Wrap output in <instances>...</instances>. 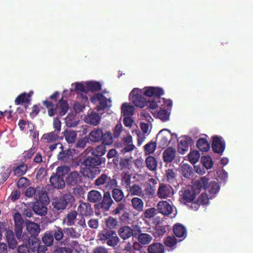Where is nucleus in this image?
I'll return each mask as SVG.
<instances>
[{
    "instance_id": "4c0bfd02",
    "label": "nucleus",
    "mask_w": 253,
    "mask_h": 253,
    "mask_svg": "<svg viewBox=\"0 0 253 253\" xmlns=\"http://www.w3.org/2000/svg\"><path fill=\"white\" fill-rule=\"evenodd\" d=\"M77 212L75 211L69 213L63 220V224H66L67 226H71L75 223L77 218Z\"/></svg>"
},
{
    "instance_id": "72a5a7b5",
    "label": "nucleus",
    "mask_w": 253,
    "mask_h": 253,
    "mask_svg": "<svg viewBox=\"0 0 253 253\" xmlns=\"http://www.w3.org/2000/svg\"><path fill=\"white\" fill-rule=\"evenodd\" d=\"M131 204L133 208L138 212H141L144 209V202L138 197H133L131 199Z\"/></svg>"
},
{
    "instance_id": "c9c22d12",
    "label": "nucleus",
    "mask_w": 253,
    "mask_h": 253,
    "mask_svg": "<svg viewBox=\"0 0 253 253\" xmlns=\"http://www.w3.org/2000/svg\"><path fill=\"white\" fill-rule=\"evenodd\" d=\"M147 168L151 171H154L157 169L158 163L156 158L152 156H148L145 160Z\"/></svg>"
},
{
    "instance_id": "a18cd8bd",
    "label": "nucleus",
    "mask_w": 253,
    "mask_h": 253,
    "mask_svg": "<svg viewBox=\"0 0 253 253\" xmlns=\"http://www.w3.org/2000/svg\"><path fill=\"white\" fill-rule=\"evenodd\" d=\"M201 162L203 166L207 169H211L213 166L212 159L210 156H202Z\"/></svg>"
},
{
    "instance_id": "79ce46f5",
    "label": "nucleus",
    "mask_w": 253,
    "mask_h": 253,
    "mask_svg": "<svg viewBox=\"0 0 253 253\" xmlns=\"http://www.w3.org/2000/svg\"><path fill=\"white\" fill-rule=\"evenodd\" d=\"M170 111L169 109H161L157 113V117L162 122H165L169 120Z\"/></svg>"
},
{
    "instance_id": "338daca9",
    "label": "nucleus",
    "mask_w": 253,
    "mask_h": 253,
    "mask_svg": "<svg viewBox=\"0 0 253 253\" xmlns=\"http://www.w3.org/2000/svg\"><path fill=\"white\" fill-rule=\"evenodd\" d=\"M100 236L102 240L108 239L107 244L108 245L111 246V240L109 239L111 237L110 232L104 230L101 232Z\"/></svg>"
},
{
    "instance_id": "864d4df0",
    "label": "nucleus",
    "mask_w": 253,
    "mask_h": 253,
    "mask_svg": "<svg viewBox=\"0 0 253 253\" xmlns=\"http://www.w3.org/2000/svg\"><path fill=\"white\" fill-rule=\"evenodd\" d=\"M30 99H28L27 97V93H23L19 95L15 100V104L16 105H20L24 102H28Z\"/></svg>"
},
{
    "instance_id": "ddd939ff",
    "label": "nucleus",
    "mask_w": 253,
    "mask_h": 253,
    "mask_svg": "<svg viewBox=\"0 0 253 253\" xmlns=\"http://www.w3.org/2000/svg\"><path fill=\"white\" fill-rule=\"evenodd\" d=\"M158 212L164 215L169 216L173 211V207L167 201H160L157 205Z\"/></svg>"
},
{
    "instance_id": "052dcab7",
    "label": "nucleus",
    "mask_w": 253,
    "mask_h": 253,
    "mask_svg": "<svg viewBox=\"0 0 253 253\" xmlns=\"http://www.w3.org/2000/svg\"><path fill=\"white\" fill-rule=\"evenodd\" d=\"M77 97L79 99H81L82 100V103H79V102H76L75 103L74 105V109L75 110V111L77 113H79L81 111H82L84 108L85 106V103L86 102H84L83 101V99L81 98V97L79 98L78 96Z\"/></svg>"
},
{
    "instance_id": "6ab92c4d",
    "label": "nucleus",
    "mask_w": 253,
    "mask_h": 253,
    "mask_svg": "<svg viewBox=\"0 0 253 253\" xmlns=\"http://www.w3.org/2000/svg\"><path fill=\"white\" fill-rule=\"evenodd\" d=\"M105 135L106 134H103L101 129H95L89 133V138L90 141L97 142L101 140L102 138L104 140Z\"/></svg>"
},
{
    "instance_id": "9d476101",
    "label": "nucleus",
    "mask_w": 253,
    "mask_h": 253,
    "mask_svg": "<svg viewBox=\"0 0 253 253\" xmlns=\"http://www.w3.org/2000/svg\"><path fill=\"white\" fill-rule=\"evenodd\" d=\"M143 94L146 96L156 97V99L160 101L161 96L164 94L163 89L160 87L148 86L144 88Z\"/></svg>"
},
{
    "instance_id": "f3484780",
    "label": "nucleus",
    "mask_w": 253,
    "mask_h": 253,
    "mask_svg": "<svg viewBox=\"0 0 253 253\" xmlns=\"http://www.w3.org/2000/svg\"><path fill=\"white\" fill-rule=\"evenodd\" d=\"M210 183L209 178L207 176H203L199 179L195 180L193 186L196 190H199L200 193L202 189L205 190L208 189Z\"/></svg>"
},
{
    "instance_id": "aec40b11",
    "label": "nucleus",
    "mask_w": 253,
    "mask_h": 253,
    "mask_svg": "<svg viewBox=\"0 0 253 253\" xmlns=\"http://www.w3.org/2000/svg\"><path fill=\"white\" fill-rule=\"evenodd\" d=\"M139 233L137 239L139 243L145 245L149 244L152 240V236L147 233H141V230L140 227L136 230Z\"/></svg>"
},
{
    "instance_id": "4d7b16f0",
    "label": "nucleus",
    "mask_w": 253,
    "mask_h": 253,
    "mask_svg": "<svg viewBox=\"0 0 253 253\" xmlns=\"http://www.w3.org/2000/svg\"><path fill=\"white\" fill-rule=\"evenodd\" d=\"M156 214V209L154 208L147 209L143 213V216L146 218H151Z\"/></svg>"
},
{
    "instance_id": "473e14b6",
    "label": "nucleus",
    "mask_w": 253,
    "mask_h": 253,
    "mask_svg": "<svg viewBox=\"0 0 253 253\" xmlns=\"http://www.w3.org/2000/svg\"><path fill=\"white\" fill-rule=\"evenodd\" d=\"M165 178L166 180L171 184L176 181V173L173 169H169L165 171Z\"/></svg>"
},
{
    "instance_id": "ea45409f",
    "label": "nucleus",
    "mask_w": 253,
    "mask_h": 253,
    "mask_svg": "<svg viewBox=\"0 0 253 253\" xmlns=\"http://www.w3.org/2000/svg\"><path fill=\"white\" fill-rule=\"evenodd\" d=\"M79 121L74 113H70L65 118V123L68 127H74L78 125Z\"/></svg>"
},
{
    "instance_id": "c756f323",
    "label": "nucleus",
    "mask_w": 253,
    "mask_h": 253,
    "mask_svg": "<svg viewBox=\"0 0 253 253\" xmlns=\"http://www.w3.org/2000/svg\"><path fill=\"white\" fill-rule=\"evenodd\" d=\"M82 230L78 229V230H76V228L68 227L64 229V231L66 235L69 237L73 238H78L81 234Z\"/></svg>"
},
{
    "instance_id": "4468645a",
    "label": "nucleus",
    "mask_w": 253,
    "mask_h": 253,
    "mask_svg": "<svg viewBox=\"0 0 253 253\" xmlns=\"http://www.w3.org/2000/svg\"><path fill=\"white\" fill-rule=\"evenodd\" d=\"M71 198V195H65L59 198L54 199L52 202V205L57 210H64L67 206L69 200Z\"/></svg>"
},
{
    "instance_id": "2f4dec72",
    "label": "nucleus",
    "mask_w": 253,
    "mask_h": 253,
    "mask_svg": "<svg viewBox=\"0 0 253 253\" xmlns=\"http://www.w3.org/2000/svg\"><path fill=\"white\" fill-rule=\"evenodd\" d=\"M180 171L182 175L186 178H190L193 174V170L191 166L188 164H183L180 166Z\"/></svg>"
},
{
    "instance_id": "c85d7f7f",
    "label": "nucleus",
    "mask_w": 253,
    "mask_h": 253,
    "mask_svg": "<svg viewBox=\"0 0 253 253\" xmlns=\"http://www.w3.org/2000/svg\"><path fill=\"white\" fill-rule=\"evenodd\" d=\"M119 234L121 238L125 240L130 238L135 234L133 233L132 229L128 226H125L120 228Z\"/></svg>"
},
{
    "instance_id": "e433bc0d",
    "label": "nucleus",
    "mask_w": 253,
    "mask_h": 253,
    "mask_svg": "<svg viewBox=\"0 0 253 253\" xmlns=\"http://www.w3.org/2000/svg\"><path fill=\"white\" fill-rule=\"evenodd\" d=\"M42 242L47 247H50L53 245L54 238L52 235V232H45L42 238Z\"/></svg>"
},
{
    "instance_id": "412c9836",
    "label": "nucleus",
    "mask_w": 253,
    "mask_h": 253,
    "mask_svg": "<svg viewBox=\"0 0 253 253\" xmlns=\"http://www.w3.org/2000/svg\"><path fill=\"white\" fill-rule=\"evenodd\" d=\"M26 225L27 230L31 235L37 236L40 232V227L37 223L27 220Z\"/></svg>"
},
{
    "instance_id": "2eb2a0df",
    "label": "nucleus",
    "mask_w": 253,
    "mask_h": 253,
    "mask_svg": "<svg viewBox=\"0 0 253 253\" xmlns=\"http://www.w3.org/2000/svg\"><path fill=\"white\" fill-rule=\"evenodd\" d=\"M210 199V197H209L207 193H202L195 200V202L192 205H190V208L194 211H197L199 209L200 205L208 204Z\"/></svg>"
},
{
    "instance_id": "8fccbe9b",
    "label": "nucleus",
    "mask_w": 253,
    "mask_h": 253,
    "mask_svg": "<svg viewBox=\"0 0 253 253\" xmlns=\"http://www.w3.org/2000/svg\"><path fill=\"white\" fill-rule=\"evenodd\" d=\"M188 158L191 163L195 164L200 158V154L198 151L194 150L188 154Z\"/></svg>"
},
{
    "instance_id": "6e6d98bb",
    "label": "nucleus",
    "mask_w": 253,
    "mask_h": 253,
    "mask_svg": "<svg viewBox=\"0 0 253 253\" xmlns=\"http://www.w3.org/2000/svg\"><path fill=\"white\" fill-rule=\"evenodd\" d=\"M177 243V240L174 236L167 237L164 242L166 246L168 247H173Z\"/></svg>"
},
{
    "instance_id": "69168bd1",
    "label": "nucleus",
    "mask_w": 253,
    "mask_h": 253,
    "mask_svg": "<svg viewBox=\"0 0 253 253\" xmlns=\"http://www.w3.org/2000/svg\"><path fill=\"white\" fill-rule=\"evenodd\" d=\"M166 232V228L164 226H159L156 228L155 234L158 237L163 236Z\"/></svg>"
},
{
    "instance_id": "20e7f679",
    "label": "nucleus",
    "mask_w": 253,
    "mask_h": 253,
    "mask_svg": "<svg viewBox=\"0 0 253 253\" xmlns=\"http://www.w3.org/2000/svg\"><path fill=\"white\" fill-rule=\"evenodd\" d=\"M199 194V190H196L193 186L183 188L179 192L180 200L181 203L188 205H192L195 201L197 195Z\"/></svg>"
},
{
    "instance_id": "bb28decb",
    "label": "nucleus",
    "mask_w": 253,
    "mask_h": 253,
    "mask_svg": "<svg viewBox=\"0 0 253 253\" xmlns=\"http://www.w3.org/2000/svg\"><path fill=\"white\" fill-rule=\"evenodd\" d=\"M78 211L82 215H90L93 212L90 206L86 203H81L78 206Z\"/></svg>"
},
{
    "instance_id": "dca6fc26",
    "label": "nucleus",
    "mask_w": 253,
    "mask_h": 253,
    "mask_svg": "<svg viewBox=\"0 0 253 253\" xmlns=\"http://www.w3.org/2000/svg\"><path fill=\"white\" fill-rule=\"evenodd\" d=\"M85 123L91 126L98 125L100 121V117L95 112L88 113L84 118Z\"/></svg>"
},
{
    "instance_id": "0eeeda50",
    "label": "nucleus",
    "mask_w": 253,
    "mask_h": 253,
    "mask_svg": "<svg viewBox=\"0 0 253 253\" xmlns=\"http://www.w3.org/2000/svg\"><path fill=\"white\" fill-rule=\"evenodd\" d=\"M49 202V199L46 194H42L41 197L37 200L33 207L34 211L37 214L41 216L45 215L46 213L47 208L46 205Z\"/></svg>"
},
{
    "instance_id": "f8f14e48",
    "label": "nucleus",
    "mask_w": 253,
    "mask_h": 253,
    "mask_svg": "<svg viewBox=\"0 0 253 253\" xmlns=\"http://www.w3.org/2000/svg\"><path fill=\"white\" fill-rule=\"evenodd\" d=\"M173 189L171 186L161 184L158 189L157 196L161 199H167L173 195Z\"/></svg>"
},
{
    "instance_id": "09e8293b",
    "label": "nucleus",
    "mask_w": 253,
    "mask_h": 253,
    "mask_svg": "<svg viewBox=\"0 0 253 253\" xmlns=\"http://www.w3.org/2000/svg\"><path fill=\"white\" fill-rule=\"evenodd\" d=\"M111 206V199L109 192H105L104 199L102 204V208L106 211L109 210Z\"/></svg>"
},
{
    "instance_id": "680f3d73",
    "label": "nucleus",
    "mask_w": 253,
    "mask_h": 253,
    "mask_svg": "<svg viewBox=\"0 0 253 253\" xmlns=\"http://www.w3.org/2000/svg\"><path fill=\"white\" fill-rule=\"evenodd\" d=\"M23 224L15 225V232L16 237L18 239H21L23 236Z\"/></svg>"
},
{
    "instance_id": "1a4fd4ad",
    "label": "nucleus",
    "mask_w": 253,
    "mask_h": 253,
    "mask_svg": "<svg viewBox=\"0 0 253 253\" xmlns=\"http://www.w3.org/2000/svg\"><path fill=\"white\" fill-rule=\"evenodd\" d=\"M211 148L213 151L221 155L225 148V143L220 136L215 135L212 137Z\"/></svg>"
},
{
    "instance_id": "b1692460",
    "label": "nucleus",
    "mask_w": 253,
    "mask_h": 253,
    "mask_svg": "<svg viewBox=\"0 0 253 253\" xmlns=\"http://www.w3.org/2000/svg\"><path fill=\"white\" fill-rule=\"evenodd\" d=\"M173 231L174 234L178 238H185L186 236V228L180 223H177L173 225Z\"/></svg>"
},
{
    "instance_id": "6e6552de",
    "label": "nucleus",
    "mask_w": 253,
    "mask_h": 253,
    "mask_svg": "<svg viewBox=\"0 0 253 253\" xmlns=\"http://www.w3.org/2000/svg\"><path fill=\"white\" fill-rule=\"evenodd\" d=\"M90 101L96 105L98 111L106 108L107 105V98L102 93L95 94L90 98Z\"/></svg>"
},
{
    "instance_id": "7c9ffc66",
    "label": "nucleus",
    "mask_w": 253,
    "mask_h": 253,
    "mask_svg": "<svg viewBox=\"0 0 253 253\" xmlns=\"http://www.w3.org/2000/svg\"><path fill=\"white\" fill-rule=\"evenodd\" d=\"M196 146L202 152H207L210 148L209 142L206 138H200L198 140Z\"/></svg>"
},
{
    "instance_id": "9b49d317",
    "label": "nucleus",
    "mask_w": 253,
    "mask_h": 253,
    "mask_svg": "<svg viewBox=\"0 0 253 253\" xmlns=\"http://www.w3.org/2000/svg\"><path fill=\"white\" fill-rule=\"evenodd\" d=\"M117 153L115 149H112V158H114L113 163L118 169L123 170L128 165V160L116 156Z\"/></svg>"
},
{
    "instance_id": "3c124183",
    "label": "nucleus",
    "mask_w": 253,
    "mask_h": 253,
    "mask_svg": "<svg viewBox=\"0 0 253 253\" xmlns=\"http://www.w3.org/2000/svg\"><path fill=\"white\" fill-rule=\"evenodd\" d=\"M58 138V132L52 131L50 133L44 135V139L47 142H52Z\"/></svg>"
},
{
    "instance_id": "37998d69",
    "label": "nucleus",
    "mask_w": 253,
    "mask_h": 253,
    "mask_svg": "<svg viewBox=\"0 0 253 253\" xmlns=\"http://www.w3.org/2000/svg\"><path fill=\"white\" fill-rule=\"evenodd\" d=\"M101 194L97 191L91 190L87 194V199L90 202L95 203L101 200Z\"/></svg>"
},
{
    "instance_id": "e2e57ef3",
    "label": "nucleus",
    "mask_w": 253,
    "mask_h": 253,
    "mask_svg": "<svg viewBox=\"0 0 253 253\" xmlns=\"http://www.w3.org/2000/svg\"><path fill=\"white\" fill-rule=\"evenodd\" d=\"M29 185V181L25 177L20 178L17 182V186L19 188L27 187Z\"/></svg>"
},
{
    "instance_id": "f704fd0d",
    "label": "nucleus",
    "mask_w": 253,
    "mask_h": 253,
    "mask_svg": "<svg viewBox=\"0 0 253 253\" xmlns=\"http://www.w3.org/2000/svg\"><path fill=\"white\" fill-rule=\"evenodd\" d=\"M208 188H209L210 198L212 199L219 192L220 186L217 182L211 181L210 182Z\"/></svg>"
},
{
    "instance_id": "c03bdc74",
    "label": "nucleus",
    "mask_w": 253,
    "mask_h": 253,
    "mask_svg": "<svg viewBox=\"0 0 253 253\" xmlns=\"http://www.w3.org/2000/svg\"><path fill=\"white\" fill-rule=\"evenodd\" d=\"M189 143L187 138L181 140L178 144V151L181 154H184L188 150Z\"/></svg>"
},
{
    "instance_id": "58836bf2",
    "label": "nucleus",
    "mask_w": 253,
    "mask_h": 253,
    "mask_svg": "<svg viewBox=\"0 0 253 253\" xmlns=\"http://www.w3.org/2000/svg\"><path fill=\"white\" fill-rule=\"evenodd\" d=\"M129 192L131 196H137L139 197H143L144 194L143 192L142 187L139 185L134 184L129 186Z\"/></svg>"
},
{
    "instance_id": "7ed1b4c3",
    "label": "nucleus",
    "mask_w": 253,
    "mask_h": 253,
    "mask_svg": "<svg viewBox=\"0 0 253 253\" xmlns=\"http://www.w3.org/2000/svg\"><path fill=\"white\" fill-rule=\"evenodd\" d=\"M43 104L48 108V114L52 116L57 114L62 116L64 115L68 109V104L66 100L61 99L56 106L47 101H44Z\"/></svg>"
},
{
    "instance_id": "bf43d9fd",
    "label": "nucleus",
    "mask_w": 253,
    "mask_h": 253,
    "mask_svg": "<svg viewBox=\"0 0 253 253\" xmlns=\"http://www.w3.org/2000/svg\"><path fill=\"white\" fill-rule=\"evenodd\" d=\"M54 234V238L57 241L61 240L64 236L63 230L61 228L59 227H57V230L52 232V235Z\"/></svg>"
},
{
    "instance_id": "774afa93",
    "label": "nucleus",
    "mask_w": 253,
    "mask_h": 253,
    "mask_svg": "<svg viewBox=\"0 0 253 253\" xmlns=\"http://www.w3.org/2000/svg\"><path fill=\"white\" fill-rule=\"evenodd\" d=\"M122 125L121 123H118L114 129V135L115 138L119 137L122 131Z\"/></svg>"
},
{
    "instance_id": "5fc2aeb1",
    "label": "nucleus",
    "mask_w": 253,
    "mask_h": 253,
    "mask_svg": "<svg viewBox=\"0 0 253 253\" xmlns=\"http://www.w3.org/2000/svg\"><path fill=\"white\" fill-rule=\"evenodd\" d=\"M156 147V143L154 142H150L144 146V149L146 153L149 154L153 153Z\"/></svg>"
},
{
    "instance_id": "393cba45",
    "label": "nucleus",
    "mask_w": 253,
    "mask_h": 253,
    "mask_svg": "<svg viewBox=\"0 0 253 253\" xmlns=\"http://www.w3.org/2000/svg\"><path fill=\"white\" fill-rule=\"evenodd\" d=\"M5 232L6 239L9 247L13 249L16 247L17 244L14 233L11 230H5Z\"/></svg>"
},
{
    "instance_id": "a211bd4d",
    "label": "nucleus",
    "mask_w": 253,
    "mask_h": 253,
    "mask_svg": "<svg viewBox=\"0 0 253 253\" xmlns=\"http://www.w3.org/2000/svg\"><path fill=\"white\" fill-rule=\"evenodd\" d=\"M176 150L174 148L169 147L167 148L163 153V158L164 162L169 163L172 162L176 156Z\"/></svg>"
},
{
    "instance_id": "5701e85b",
    "label": "nucleus",
    "mask_w": 253,
    "mask_h": 253,
    "mask_svg": "<svg viewBox=\"0 0 253 253\" xmlns=\"http://www.w3.org/2000/svg\"><path fill=\"white\" fill-rule=\"evenodd\" d=\"M42 194L44 193L42 192L40 187H37L35 189L33 187H29L25 191V195L27 197H33L37 200L41 197Z\"/></svg>"
},
{
    "instance_id": "4be33fe9",
    "label": "nucleus",
    "mask_w": 253,
    "mask_h": 253,
    "mask_svg": "<svg viewBox=\"0 0 253 253\" xmlns=\"http://www.w3.org/2000/svg\"><path fill=\"white\" fill-rule=\"evenodd\" d=\"M81 181V176L77 171H73L67 177L66 182L71 185L78 184Z\"/></svg>"
},
{
    "instance_id": "a19ab883",
    "label": "nucleus",
    "mask_w": 253,
    "mask_h": 253,
    "mask_svg": "<svg viewBox=\"0 0 253 253\" xmlns=\"http://www.w3.org/2000/svg\"><path fill=\"white\" fill-rule=\"evenodd\" d=\"M64 136L65 140L69 143L75 142L77 138V133L76 131L71 129H66L64 132Z\"/></svg>"
},
{
    "instance_id": "a878e982",
    "label": "nucleus",
    "mask_w": 253,
    "mask_h": 253,
    "mask_svg": "<svg viewBox=\"0 0 253 253\" xmlns=\"http://www.w3.org/2000/svg\"><path fill=\"white\" fill-rule=\"evenodd\" d=\"M149 253H164L165 251L164 246L159 243H154L148 247Z\"/></svg>"
},
{
    "instance_id": "603ef678",
    "label": "nucleus",
    "mask_w": 253,
    "mask_h": 253,
    "mask_svg": "<svg viewBox=\"0 0 253 253\" xmlns=\"http://www.w3.org/2000/svg\"><path fill=\"white\" fill-rule=\"evenodd\" d=\"M27 170V167L25 165H21L14 169V173L15 175L18 176L24 174Z\"/></svg>"
},
{
    "instance_id": "0e129e2a",
    "label": "nucleus",
    "mask_w": 253,
    "mask_h": 253,
    "mask_svg": "<svg viewBox=\"0 0 253 253\" xmlns=\"http://www.w3.org/2000/svg\"><path fill=\"white\" fill-rule=\"evenodd\" d=\"M122 181L126 188H129L131 186V175L126 173L122 177Z\"/></svg>"
},
{
    "instance_id": "49530a36",
    "label": "nucleus",
    "mask_w": 253,
    "mask_h": 253,
    "mask_svg": "<svg viewBox=\"0 0 253 253\" xmlns=\"http://www.w3.org/2000/svg\"><path fill=\"white\" fill-rule=\"evenodd\" d=\"M112 195L114 200L117 202H121L124 197L123 191L118 188L113 189L112 191Z\"/></svg>"
},
{
    "instance_id": "cd10ccee",
    "label": "nucleus",
    "mask_w": 253,
    "mask_h": 253,
    "mask_svg": "<svg viewBox=\"0 0 253 253\" xmlns=\"http://www.w3.org/2000/svg\"><path fill=\"white\" fill-rule=\"evenodd\" d=\"M134 107L132 105L124 103L121 106V113L124 117H131L134 112Z\"/></svg>"
},
{
    "instance_id": "39448f33",
    "label": "nucleus",
    "mask_w": 253,
    "mask_h": 253,
    "mask_svg": "<svg viewBox=\"0 0 253 253\" xmlns=\"http://www.w3.org/2000/svg\"><path fill=\"white\" fill-rule=\"evenodd\" d=\"M68 168L66 167H58L56 173L52 175L50 179L51 185L55 188L62 189L65 186V182L63 176L67 172Z\"/></svg>"
},
{
    "instance_id": "13d9d810",
    "label": "nucleus",
    "mask_w": 253,
    "mask_h": 253,
    "mask_svg": "<svg viewBox=\"0 0 253 253\" xmlns=\"http://www.w3.org/2000/svg\"><path fill=\"white\" fill-rule=\"evenodd\" d=\"M160 102L161 99L159 101L156 99V97L154 99L147 100V105H146V106H147L150 109L153 110L156 109L160 105L159 103H160Z\"/></svg>"
},
{
    "instance_id": "423d86ee",
    "label": "nucleus",
    "mask_w": 253,
    "mask_h": 253,
    "mask_svg": "<svg viewBox=\"0 0 253 253\" xmlns=\"http://www.w3.org/2000/svg\"><path fill=\"white\" fill-rule=\"evenodd\" d=\"M129 97L134 105L137 107L143 108L147 105V100L142 95L141 89L136 88L133 89Z\"/></svg>"
},
{
    "instance_id": "f03ea898",
    "label": "nucleus",
    "mask_w": 253,
    "mask_h": 253,
    "mask_svg": "<svg viewBox=\"0 0 253 253\" xmlns=\"http://www.w3.org/2000/svg\"><path fill=\"white\" fill-rule=\"evenodd\" d=\"M101 84L96 81L75 82L71 84L70 88L71 92H76L79 98L81 97L84 102H87L88 97L86 94L90 92H95L101 89Z\"/></svg>"
},
{
    "instance_id": "f257e3e1",
    "label": "nucleus",
    "mask_w": 253,
    "mask_h": 253,
    "mask_svg": "<svg viewBox=\"0 0 253 253\" xmlns=\"http://www.w3.org/2000/svg\"><path fill=\"white\" fill-rule=\"evenodd\" d=\"M105 152V146L103 145L98 146L92 150L91 154L95 157H88L82 166L81 171L84 176L93 178L99 173L100 170L98 166L101 164L99 157L103 156Z\"/></svg>"
},
{
    "instance_id": "de8ad7c7",
    "label": "nucleus",
    "mask_w": 253,
    "mask_h": 253,
    "mask_svg": "<svg viewBox=\"0 0 253 253\" xmlns=\"http://www.w3.org/2000/svg\"><path fill=\"white\" fill-rule=\"evenodd\" d=\"M32 245H34V248H37L38 253H47V248L45 245H40V241L37 239H35L34 241H32Z\"/></svg>"
}]
</instances>
